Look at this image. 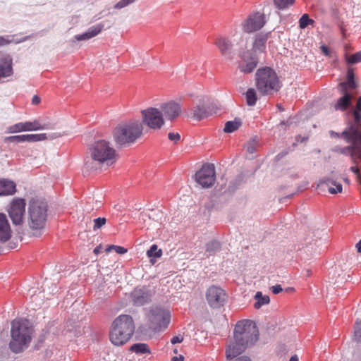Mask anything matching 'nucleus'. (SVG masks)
Segmentation results:
<instances>
[{
    "instance_id": "40",
    "label": "nucleus",
    "mask_w": 361,
    "mask_h": 361,
    "mask_svg": "<svg viewBox=\"0 0 361 361\" xmlns=\"http://www.w3.org/2000/svg\"><path fill=\"white\" fill-rule=\"evenodd\" d=\"M104 25L102 24H97L96 25L90 27L87 32H89L91 37L97 36L103 29Z\"/></svg>"
},
{
    "instance_id": "47",
    "label": "nucleus",
    "mask_w": 361,
    "mask_h": 361,
    "mask_svg": "<svg viewBox=\"0 0 361 361\" xmlns=\"http://www.w3.org/2000/svg\"><path fill=\"white\" fill-rule=\"evenodd\" d=\"M11 42H12L11 39H9L8 38L0 36V46H4V45L8 44Z\"/></svg>"
},
{
    "instance_id": "14",
    "label": "nucleus",
    "mask_w": 361,
    "mask_h": 361,
    "mask_svg": "<svg viewBox=\"0 0 361 361\" xmlns=\"http://www.w3.org/2000/svg\"><path fill=\"white\" fill-rule=\"evenodd\" d=\"M196 181L202 188H210L215 182V169L213 164H204L195 173Z\"/></svg>"
},
{
    "instance_id": "20",
    "label": "nucleus",
    "mask_w": 361,
    "mask_h": 361,
    "mask_svg": "<svg viewBox=\"0 0 361 361\" xmlns=\"http://www.w3.org/2000/svg\"><path fill=\"white\" fill-rule=\"evenodd\" d=\"M47 139L45 133L41 134H27L20 135H11L6 137L4 139V142H15L20 143L24 142H35Z\"/></svg>"
},
{
    "instance_id": "3",
    "label": "nucleus",
    "mask_w": 361,
    "mask_h": 361,
    "mask_svg": "<svg viewBox=\"0 0 361 361\" xmlns=\"http://www.w3.org/2000/svg\"><path fill=\"white\" fill-rule=\"evenodd\" d=\"M11 350L16 353L21 352L31 341L32 328L27 319H15L11 323Z\"/></svg>"
},
{
    "instance_id": "4",
    "label": "nucleus",
    "mask_w": 361,
    "mask_h": 361,
    "mask_svg": "<svg viewBox=\"0 0 361 361\" xmlns=\"http://www.w3.org/2000/svg\"><path fill=\"white\" fill-rule=\"evenodd\" d=\"M255 85L260 94L269 95L279 91L282 84L273 68L264 67L259 68L255 73Z\"/></svg>"
},
{
    "instance_id": "42",
    "label": "nucleus",
    "mask_w": 361,
    "mask_h": 361,
    "mask_svg": "<svg viewBox=\"0 0 361 361\" xmlns=\"http://www.w3.org/2000/svg\"><path fill=\"white\" fill-rule=\"evenodd\" d=\"M347 61L350 63H356L361 61V51H358L347 57Z\"/></svg>"
},
{
    "instance_id": "31",
    "label": "nucleus",
    "mask_w": 361,
    "mask_h": 361,
    "mask_svg": "<svg viewBox=\"0 0 361 361\" xmlns=\"http://www.w3.org/2000/svg\"><path fill=\"white\" fill-rule=\"evenodd\" d=\"M255 299L256 300L254 304L255 309H259L262 305L269 304L270 302L269 297L268 295H263L260 291L257 292Z\"/></svg>"
},
{
    "instance_id": "54",
    "label": "nucleus",
    "mask_w": 361,
    "mask_h": 361,
    "mask_svg": "<svg viewBox=\"0 0 361 361\" xmlns=\"http://www.w3.org/2000/svg\"><path fill=\"white\" fill-rule=\"evenodd\" d=\"M358 252H361V240L355 245Z\"/></svg>"
},
{
    "instance_id": "25",
    "label": "nucleus",
    "mask_w": 361,
    "mask_h": 361,
    "mask_svg": "<svg viewBox=\"0 0 361 361\" xmlns=\"http://www.w3.org/2000/svg\"><path fill=\"white\" fill-rule=\"evenodd\" d=\"M190 111L192 117L197 121L202 120L209 116V112L204 105V100H202V103L197 104L195 107L191 109Z\"/></svg>"
},
{
    "instance_id": "50",
    "label": "nucleus",
    "mask_w": 361,
    "mask_h": 361,
    "mask_svg": "<svg viewBox=\"0 0 361 361\" xmlns=\"http://www.w3.org/2000/svg\"><path fill=\"white\" fill-rule=\"evenodd\" d=\"M321 50H322V52L325 56H329V54H330V51H329V48H328L326 46L322 45V46L321 47Z\"/></svg>"
},
{
    "instance_id": "33",
    "label": "nucleus",
    "mask_w": 361,
    "mask_h": 361,
    "mask_svg": "<svg viewBox=\"0 0 361 361\" xmlns=\"http://www.w3.org/2000/svg\"><path fill=\"white\" fill-rule=\"evenodd\" d=\"M246 102L247 105L254 106L257 100L255 90L253 88H249L245 93Z\"/></svg>"
},
{
    "instance_id": "46",
    "label": "nucleus",
    "mask_w": 361,
    "mask_h": 361,
    "mask_svg": "<svg viewBox=\"0 0 361 361\" xmlns=\"http://www.w3.org/2000/svg\"><path fill=\"white\" fill-rule=\"evenodd\" d=\"M75 37L78 41L87 40L92 38L87 31L81 35H78Z\"/></svg>"
},
{
    "instance_id": "30",
    "label": "nucleus",
    "mask_w": 361,
    "mask_h": 361,
    "mask_svg": "<svg viewBox=\"0 0 361 361\" xmlns=\"http://www.w3.org/2000/svg\"><path fill=\"white\" fill-rule=\"evenodd\" d=\"M269 37V34L260 33L256 36L253 48L256 50L262 51L265 49V43Z\"/></svg>"
},
{
    "instance_id": "59",
    "label": "nucleus",
    "mask_w": 361,
    "mask_h": 361,
    "mask_svg": "<svg viewBox=\"0 0 361 361\" xmlns=\"http://www.w3.org/2000/svg\"><path fill=\"white\" fill-rule=\"evenodd\" d=\"M150 262H151L152 263H154V262H153V259H150Z\"/></svg>"
},
{
    "instance_id": "8",
    "label": "nucleus",
    "mask_w": 361,
    "mask_h": 361,
    "mask_svg": "<svg viewBox=\"0 0 361 361\" xmlns=\"http://www.w3.org/2000/svg\"><path fill=\"white\" fill-rule=\"evenodd\" d=\"M233 337L248 348L253 345L258 341L259 331L253 322L243 320L236 324Z\"/></svg>"
},
{
    "instance_id": "19",
    "label": "nucleus",
    "mask_w": 361,
    "mask_h": 361,
    "mask_svg": "<svg viewBox=\"0 0 361 361\" xmlns=\"http://www.w3.org/2000/svg\"><path fill=\"white\" fill-rule=\"evenodd\" d=\"M160 110L166 119L173 121L176 119L181 114V106L179 103L170 101L163 103L160 106Z\"/></svg>"
},
{
    "instance_id": "27",
    "label": "nucleus",
    "mask_w": 361,
    "mask_h": 361,
    "mask_svg": "<svg viewBox=\"0 0 361 361\" xmlns=\"http://www.w3.org/2000/svg\"><path fill=\"white\" fill-rule=\"evenodd\" d=\"M16 184L13 181L0 180V195H11L16 192Z\"/></svg>"
},
{
    "instance_id": "43",
    "label": "nucleus",
    "mask_w": 361,
    "mask_h": 361,
    "mask_svg": "<svg viewBox=\"0 0 361 361\" xmlns=\"http://www.w3.org/2000/svg\"><path fill=\"white\" fill-rule=\"evenodd\" d=\"M135 1V0H121L114 6V8L116 9H121L122 8L126 7L128 4L134 2Z\"/></svg>"
},
{
    "instance_id": "12",
    "label": "nucleus",
    "mask_w": 361,
    "mask_h": 361,
    "mask_svg": "<svg viewBox=\"0 0 361 361\" xmlns=\"http://www.w3.org/2000/svg\"><path fill=\"white\" fill-rule=\"evenodd\" d=\"M25 205V200L19 197L13 198L10 202L8 213L13 224L20 225L23 223Z\"/></svg>"
},
{
    "instance_id": "32",
    "label": "nucleus",
    "mask_w": 361,
    "mask_h": 361,
    "mask_svg": "<svg viewBox=\"0 0 361 361\" xmlns=\"http://www.w3.org/2000/svg\"><path fill=\"white\" fill-rule=\"evenodd\" d=\"M240 126L241 122L240 120L235 119L234 121H227L225 124L224 130L226 133H231L237 130Z\"/></svg>"
},
{
    "instance_id": "10",
    "label": "nucleus",
    "mask_w": 361,
    "mask_h": 361,
    "mask_svg": "<svg viewBox=\"0 0 361 361\" xmlns=\"http://www.w3.org/2000/svg\"><path fill=\"white\" fill-rule=\"evenodd\" d=\"M142 125L151 129L159 130L164 125V118L159 109L149 107L141 111Z\"/></svg>"
},
{
    "instance_id": "17",
    "label": "nucleus",
    "mask_w": 361,
    "mask_h": 361,
    "mask_svg": "<svg viewBox=\"0 0 361 361\" xmlns=\"http://www.w3.org/2000/svg\"><path fill=\"white\" fill-rule=\"evenodd\" d=\"M153 292L146 286L135 288L131 293L134 305L142 306L151 301Z\"/></svg>"
},
{
    "instance_id": "11",
    "label": "nucleus",
    "mask_w": 361,
    "mask_h": 361,
    "mask_svg": "<svg viewBox=\"0 0 361 361\" xmlns=\"http://www.w3.org/2000/svg\"><path fill=\"white\" fill-rule=\"evenodd\" d=\"M149 319L156 331L166 329L171 321V313L168 310L155 307L151 309Z\"/></svg>"
},
{
    "instance_id": "39",
    "label": "nucleus",
    "mask_w": 361,
    "mask_h": 361,
    "mask_svg": "<svg viewBox=\"0 0 361 361\" xmlns=\"http://www.w3.org/2000/svg\"><path fill=\"white\" fill-rule=\"evenodd\" d=\"M257 145V141L255 139H251L245 145V148L247 152L249 154H253L256 151Z\"/></svg>"
},
{
    "instance_id": "6",
    "label": "nucleus",
    "mask_w": 361,
    "mask_h": 361,
    "mask_svg": "<svg viewBox=\"0 0 361 361\" xmlns=\"http://www.w3.org/2000/svg\"><path fill=\"white\" fill-rule=\"evenodd\" d=\"M143 126L139 121H129L118 125L114 130V140L121 146L134 143L142 134Z\"/></svg>"
},
{
    "instance_id": "53",
    "label": "nucleus",
    "mask_w": 361,
    "mask_h": 361,
    "mask_svg": "<svg viewBox=\"0 0 361 361\" xmlns=\"http://www.w3.org/2000/svg\"><path fill=\"white\" fill-rule=\"evenodd\" d=\"M184 357L181 355L178 356H174L172 357L171 361H183Z\"/></svg>"
},
{
    "instance_id": "16",
    "label": "nucleus",
    "mask_w": 361,
    "mask_h": 361,
    "mask_svg": "<svg viewBox=\"0 0 361 361\" xmlns=\"http://www.w3.org/2000/svg\"><path fill=\"white\" fill-rule=\"evenodd\" d=\"M48 128L45 124H42L39 121L20 122L7 128V133H17L23 131L39 130Z\"/></svg>"
},
{
    "instance_id": "36",
    "label": "nucleus",
    "mask_w": 361,
    "mask_h": 361,
    "mask_svg": "<svg viewBox=\"0 0 361 361\" xmlns=\"http://www.w3.org/2000/svg\"><path fill=\"white\" fill-rule=\"evenodd\" d=\"M314 23V20L313 19L310 18L308 14H303L299 20V27L301 29H305L309 25H313Z\"/></svg>"
},
{
    "instance_id": "13",
    "label": "nucleus",
    "mask_w": 361,
    "mask_h": 361,
    "mask_svg": "<svg viewBox=\"0 0 361 361\" xmlns=\"http://www.w3.org/2000/svg\"><path fill=\"white\" fill-rule=\"evenodd\" d=\"M226 293L221 288L212 286L206 292V299L209 305L212 308H219L226 302Z\"/></svg>"
},
{
    "instance_id": "5",
    "label": "nucleus",
    "mask_w": 361,
    "mask_h": 361,
    "mask_svg": "<svg viewBox=\"0 0 361 361\" xmlns=\"http://www.w3.org/2000/svg\"><path fill=\"white\" fill-rule=\"evenodd\" d=\"M47 217V205L41 200L32 199L29 202L27 225L32 235H41L44 228Z\"/></svg>"
},
{
    "instance_id": "7",
    "label": "nucleus",
    "mask_w": 361,
    "mask_h": 361,
    "mask_svg": "<svg viewBox=\"0 0 361 361\" xmlns=\"http://www.w3.org/2000/svg\"><path fill=\"white\" fill-rule=\"evenodd\" d=\"M357 82L355 81V75L353 70L349 69L347 73V81L339 84V91L342 96L334 104V109L341 111H346L352 104V99L356 94Z\"/></svg>"
},
{
    "instance_id": "9",
    "label": "nucleus",
    "mask_w": 361,
    "mask_h": 361,
    "mask_svg": "<svg viewBox=\"0 0 361 361\" xmlns=\"http://www.w3.org/2000/svg\"><path fill=\"white\" fill-rule=\"evenodd\" d=\"M341 136L347 142L350 143V145L343 147L336 146L332 151L340 154L350 155L361 141V130L349 126L341 133Z\"/></svg>"
},
{
    "instance_id": "29",
    "label": "nucleus",
    "mask_w": 361,
    "mask_h": 361,
    "mask_svg": "<svg viewBox=\"0 0 361 361\" xmlns=\"http://www.w3.org/2000/svg\"><path fill=\"white\" fill-rule=\"evenodd\" d=\"M130 350L137 355L151 354V350L147 343H138L132 345Z\"/></svg>"
},
{
    "instance_id": "34",
    "label": "nucleus",
    "mask_w": 361,
    "mask_h": 361,
    "mask_svg": "<svg viewBox=\"0 0 361 361\" xmlns=\"http://www.w3.org/2000/svg\"><path fill=\"white\" fill-rule=\"evenodd\" d=\"M162 250L158 248L156 244L152 245L150 248L147 251L148 257L159 258L162 256Z\"/></svg>"
},
{
    "instance_id": "45",
    "label": "nucleus",
    "mask_w": 361,
    "mask_h": 361,
    "mask_svg": "<svg viewBox=\"0 0 361 361\" xmlns=\"http://www.w3.org/2000/svg\"><path fill=\"white\" fill-rule=\"evenodd\" d=\"M168 137L171 141H173L174 142H177L180 139V135L178 133H173L170 132L168 134Z\"/></svg>"
},
{
    "instance_id": "57",
    "label": "nucleus",
    "mask_w": 361,
    "mask_h": 361,
    "mask_svg": "<svg viewBox=\"0 0 361 361\" xmlns=\"http://www.w3.org/2000/svg\"><path fill=\"white\" fill-rule=\"evenodd\" d=\"M94 252L97 254L99 252V247H96L94 250Z\"/></svg>"
},
{
    "instance_id": "26",
    "label": "nucleus",
    "mask_w": 361,
    "mask_h": 361,
    "mask_svg": "<svg viewBox=\"0 0 361 361\" xmlns=\"http://www.w3.org/2000/svg\"><path fill=\"white\" fill-rule=\"evenodd\" d=\"M324 185H326L328 188V191L331 194L341 193L343 190V186L340 183L331 179L320 180L317 186L323 187Z\"/></svg>"
},
{
    "instance_id": "56",
    "label": "nucleus",
    "mask_w": 361,
    "mask_h": 361,
    "mask_svg": "<svg viewBox=\"0 0 361 361\" xmlns=\"http://www.w3.org/2000/svg\"><path fill=\"white\" fill-rule=\"evenodd\" d=\"M295 289L293 288H288L286 291V292H293Z\"/></svg>"
},
{
    "instance_id": "37",
    "label": "nucleus",
    "mask_w": 361,
    "mask_h": 361,
    "mask_svg": "<svg viewBox=\"0 0 361 361\" xmlns=\"http://www.w3.org/2000/svg\"><path fill=\"white\" fill-rule=\"evenodd\" d=\"M353 340L357 342L361 341V319H357L355 324Z\"/></svg>"
},
{
    "instance_id": "35",
    "label": "nucleus",
    "mask_w": 361,
    "mask_h": 361,
    "mask_svg": "<svg viewBox=\"0 0 361 361\" xmlns=\"http://www.w3.org/2000/svg\"><path fill=\"white\" fill-rule=\"evenodd\" d=\"M295 0H274L275 6L280 9L283 10L292 6Z\"/></svg>"
},
{
    "instance_id": "18",
    "label": "nucleus",
    "mask_w": 361,
    "mask_h": 361,
    "mask_svg": "<svg viewBox=\"0 0 361 361\" xmlns=\"http://www.w3.org/2000/svg\"><path fill=\"white\" fill-rule=\"evenodd\" d=\"M242 63L238 66L240 71L244 73H250L257 67L258 60L253 53L250 51L243 52L240 55Z\"/></svg>"
},
{
    "instance_id": "38",
    "label": "nucleus",
    "mask_w": 361,
    "mask_h": 361,
    "mask_svg": "<svg viewBox=\"0 0 361 361\" xmlns=\"http://www.w3.org/2000/svg\"><path fill=\"white\" fill-rule=\"evenodd\" d=\"M220 249V243L216 240H212L207 243L206 251L212 253Z\"/></svg>"
},
{
    "instance_id": "51",
    "label": "nucleus",
    "mask_w": 361,
    "mask_h": 361,
    "mask_svg": "<svg viewBox=\"0 0 361 361\" xmlns=\"http://www.w3.org/2000/svg\"><path fill=\"white\" fill-rule=\"evenodd\" d=\"M39 102H40V98L37 95L33 96V97L32 99V104L34 105H37V104H39Z\"/></svg>"
},
{
    "instance_id": "28",
    "label": "nucleus",
    "mask_w": 361,
    "mask_h": 361,
    "mask_svg": "<svg viewBox=\"0 0 361 361\" xmlns=\"http://www.w3.org/2000/svg\"><path fill=\"white\" fill-rule=\"evenodd\" d=\"M354 123L350 127H355L361 130V96L357 99L355 107L353 111Z\"/></svg>"
},
{
    "instance_id": "24",
    "label": "nucleus",
    "mask_w": 361,
    "mask_h": 361,
    "mask_svg": "<svg viewBox=\"0 0 361 361\" xmlns=\"http://www.w3.org/2000/svg\"><path fill=\"white\" fill-rule=\"evenodd\" d=\"M12 231L6 216L0 213V242L8 241L11 237Z\"/></svg>"
},
{
    "instance_id": "48",
    "label": "nucleus",
    "mask_w": 361,
    "mask_h": 361,
    "mask_svg": "<svg viewBox=\"0 0 361 361\" xmlns=\"http://www.w3.org/2000/svg\"><path fill=\"white\" fill-rule=\"evenodd\" d=\"M283 288L280 285H275L271 287V291L274 294H278L282 292Z\"/></svg>"
},
{
    "instance_id": "22",
    "label": "nucleus",
    "mask_w": 361,
    "mask_h": 361,
    "mask_svg": "<svg viewBox=\"0 0 361 361\" xmlns=\"http://www.w3.org/2000/svg\"><path fill=\"white\" fill-rule=\"evenodd\" d=\"M247 347L240 341H237L235 337L230 341L226 349L227 360H232L240 355Z\"/></svg>"
},
{
    "instance_id": "52",
    "label": "nucleus",
    "mask_w": 361,
    "mask_h": 361,
    "mask_svg": "<svg viewBox=\"0 0 361 361\" xmlns=\"http://www.w3.org/2000/svg\"><path fill=\"white\" fill-rule=\"evenodd\" d=\"M329 134H330V136H331V137H336V138L342 137V136H341V134H339V133H336V132H334V131H333V130H330V131H329Z\"/></svg>"
},
{
    "instance_id": "1",
    "label": "nucleus",
    "mask_w": 361,
    "mask_h": 361,
    "mask_svg": "<svg viewBox=\"0 0 361 361\" xmlns=\"http://www.w3.org/2000/svg\"><path fill=\"white\" fill-rule=\"evenodd\" d=\"M116 159V151L110 142L104 140H98L88 147L84 166L88 171H94L104 164H113Z\"/></svg>"
},
{
    "instance_id": "55",
    "label": "nucleus",
    "mask_w": 361,
    "mask_h": 361,
    "mask_svg": "<svg viewBox=\"0 0 361 361\" xmlns=\"http://www.w3.org/2000/svg\"><path fill=\"white\" fill-rule=\"evenodd\" d=\"M289 361H299V359L297 355H293L290 358Z\"/></svg>"
},
{
    "instance_id": "2",
    "label": "nucleus",
    "mask_w": 361,
    "mask_h": 361,
    "mask_svg": "<svg viewBox=\"0 0 361 361\" xmlns=\"http://www.w3.org/2000/svg\"><path fill=\"white\" fill-rule=\"evenodd\" d=\"M135 326L131 316L121 314L112 322L109 331V340L115 346H123L134 334Z\"/></svg>"
},
{
    "instance_id": "21",
    "label": "nucleus",
    "mask_w": 361,
    "mask_h": 361,
    "mask_svg": "<svg viewBox=\"0 0 361 361\" xmlns=\"http://www.w3.org/2000/svg\"><path fill=\"white\" fill-rule=\"evenodd\" d=\"M13 59L10 55L0 51V80L12 75Z\"/></svg>"
},
{
    "instance_id": "58",
    "label": "nucleus",
    "mask_w": 361,
    "mask_h": 361,
    "mask_svg": "<svg viewBox=\"0 0 361 361\" xmlns=\"http://www.w3.org/2000/svg\"><path fill=\"white\" fill-rule=\"evenodd\" d=\"M173 353H174L175 354H177V353H178V350H177L176 348H175V349L173 350Z\"/></svg>"
},
{
    "instance_id": "23",
    "label": "nucleus",
    "mask_w": 361,
    "mask_h": 361,
    "mask_svg": "<svg viewBox=\"0 0 361 361\" xmlns=\"http://www.w3.org/2000/svg\"><path fill=\"white\" fill-rule=\"evenodd\" d=\"M214 44L224 56H230L232 53L233 44L232 42L226 37H218L214 42Z\"/></svg>"
},
{
    "instance_id": "49",
    "label": "nucleus",
    "mask_w": 361,
    "mask_h": 361,
    "mask_svg": "<svg viewBox=\"0 0 361 361\" xmlns=\"http://www.w3.org/2000/svg\"><path fill=\"white\" fill-rule=\"evenodd\" d=\"M183 340V338L180 336H174L171 338V342L172 344L181 343Z\"/></svg>"
},
{
    "instance_id": "15",
    "label": "nucleus",
    "mask_w": 361,
    "mask_h": 361,
    "mask_svg": "<svg viewBox=\"0 0 361 361\" xmlns=\"http://www.w3.org/2000/svg\"><path fill=\"white\" fill-rule=\"evenodd\" d=\"M263 13L256 12L250 14L242 23V29L246 33H252L260 30L265 24Z\"/></svg>"
},
{
    "instance_id": "41",
    "label": "nucleus",
    "mask_w": 361,
    "mask_h": 361,
    "mask_svg": "<svg viewBox=\"0 0 361 361\" xmlns=\"http://www.w3.org/2000/svg\"><path fill=\"white\" fill-rule=\"evenodd\" d=\"M93 221H94L93 230L97 231L106 224V219L104 217H99V218L94 219Z\"/></svg>"
},
{
    "instance_id": "44",
    "label": "nucleus",
    "mask_w": 361,
    "mask_h": 361,
    "mask_svg": "<svg viewBox=\"0 0 361 361\" xmlns=\"http://www.w3.org/2000/svg\"><path fill=\"white\" fill-rule=\"evenodd\" d=\"M111 250H114L118 254H125L127 252V249H126L123 247L118 246V245H111L109 248L108 249V251Z\"/></svg>"
}]
</instances>
